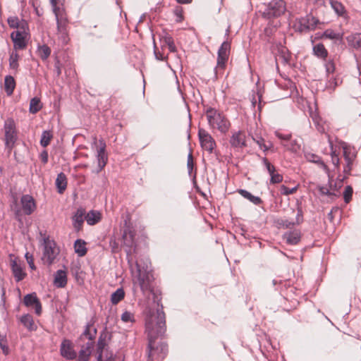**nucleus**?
<instances>
[{"mask_svg": "<svg viewBox=\"0 0 361 361\" xmlns=\"http://www.w3.org/2000/svg\"><path fill=\"white\" fill-rule=\"evenodd\" d=\"M155 308H149L146 312L145 328L148 336V360L154 361V359L162 360L168 352V346L165 343L157 345L155 340L157 337L164 335L166 331L165 314L163 307L156 304Z\"/></svg>", "mask_w": 361, "mask_h": 361, "instance_id": "nucleus-1", "label": "nucleus"}, {"mask_svg": "<svg viewBox=\"0 0 361 361\" xmlns=\"http://www.w3.org/2000/svg\"><path fill=\"white\" fill-rule=\"evenodd\" d=\"M135 267L137 274L133 278L134 286H139L143 293L151 290L154 276L148 259L136 260Z\"/></svg>", "mask_w": 361, "mask_h": 361, "instance_id": "nucleus-2", "label": "nucleus"}, {"mask_svg": "<svg viewBox=\"0 0 361 361\" xmlns=\"http://www.w3.org/2000/svg\"><path fill=\"white\" fill-rule=\"evenodd\" d=\"M287 10L284 0H271L264 4V9L260 10L262 18L271 20L283 16Z\"/></svg>", "mask_w": 361, "mask_h": 361, "instance_id": "nucleus-3", "label": "nucleus"}, {"mask_svg": "<svg viewBox=\"0 0 361 361\" xmlns=\"http://www.w3.org/2000/svg\"><path fill=\"white\" fill-rule=\"evenodd\" d=\"M206 116L211 128H216L223 133H226L230 127L228 121L214 109H207Z\"/></svg>", "mask_w": 361, "mask_h": 361, "instance_id": "nucleus-4", "label": "nucleus"}, {"mask_svg": "<svg viewBox=\"0 0 361 361\" xmlns=\"http://www.w3.org/2000/svg\"><path fill=\"white\" fill-rule=\"evenodd\" d=\"M25 27L23 25L21 30H14L10 35L15 51L23 50L27 47L30 37V29L25 30Z\"/></svg>", "mask_w": 361, "mask_h": 361, "instance_id": "nucleus-5", "label": "nucleus"}, {"mask_svg": "<svg viewBox=\"0 0 361 361\" xmlns=\"http://www.w3.org/2000/svg\"><path fill=\"white\" fill-rule=\"evenodd\" d=\"M59 249L56 247L54 242L49 239L44 240V251L42 260L44 264L51 265L59 254Z\"/></svg>", "mask_w": 361, "mask_h": 361, "instance_id": "nucleus-6", "label": "nucleus"}, {"mask_svg": "<svg viewBox=\"0 0 361 361\" xmlns=\"http://www.w3.org/2000/svg\"><path fill=\"white\" fill-rule=\"evenodd\" d=\"M198 136L202 148L209 154L215 152L216 147L214 139L204 129L200 128L198 130Z\"/></svg>", "mask_w": 361, "mask_h": 361, "instance_id": "nucleus-7", "label": "nucleus"}, {"mask_svg": "<svg viewBox=\"0 0 361 361\" xmlns=\"http://www.w3.org/2000/svg\"><path fill=\"white\" fill-rule=\"evenodd\" d=\"M230 51L231 42L228 40L224 41L217 51V66L214 68L215 71L217 68L224 69L226 67Z\"/></svg>", "mask_w": 361, "mask_h": 361, "instance_id": "nucleus-8", "label": "nucleus"}, {"mask_svg": "<svg viewBox=\"0 0 361 361\" xmlns=\"http://www.w3.org/2000/svg\"><path fill=\"white\" fill-rule=\"evenodd\" d=\"M5 143L9 151L12 149L17 140L15 123L13 120H7L4 125Z\"/></svg>", "mask_w": 361, "mask_h": 361, "instance_id": "nucleus-9", "label": "nucleus"}, {"mask_svg": "<svg viewBox=\"0 0 361 361\" xmlns=\"http://www.w3.org/2000/svg\"><path fill=\"white\" fill-rule=\"evenodd\" d=\"M123 241L124 245L126 247V252H127V255L131 252L132 248L135 245V233L130 228H126L123 231ZM128 258H129L128 257ZM131 259H128V263L130 264V268L132 271H133V266L130 262Z\"/></svg>", "mask_w": 361, "mask_h": 361, "instance_id": "nucleus-10", "label": "nucleus"}, {"mask_svg": "<svg viewBox=\"0 0 361 361\" xmlns=\"http://www.w3.org/2000/svg\"><path fill=\"white\" fill-rule=\"evenodd\" d=\"M98 169L97 173L100 172L107 164L108 156L106 153V143L103 140H99V147L97 152Z\"/></svg>", "mask_w": 361, "mask_h": 361, "instance_id": "nucleus-11", "label": "nucleus"}, {"mask_svg": "<svg viewBox=\"0 0 361 361\" xmlns=\"http://www.w3.org/2000/svg\"><path fill=\"white\" fill-rule=\"evenodd\" d=\"M60 353L64 358L73 360L77 357V353L74 350L71 341L65 339L61 344Z\"/></svg>", "mask_w": 361, "mask_h": 361, "instance_id": "nucleus-12", "label": "nucleus"}, {"mask_svg": "<svg viewBox=\"0 0 361 361\" xmlns=\"http://www.w3.org/2000/svg\"><path fill=\"white\" fill-rule=\"evenodd\" d=\"M73 226L75 231L82 230L84 221L86 220V212L82 207H79L72 216Z\"/></svg>", "mask_w": 361, "mask_h": 361, "instance_id": "nucleus-13", "label": "nucleus"}, {"mask_svg": "<svg viewBox=\"0 0 361 361\" xmlns=\"http://www.w3.org/2000/svg\"><path fill=\"white\" fill-rule=\"evenodd\" d=\"M23 303L27 307H32L35 309V313L39 315L42 312V305L39 300L35 293L27 294L24 297Z\"/></svg>", "mask_w": 361, "mask_h": 361, "instance_id": "nucleus-14", "label": "nucleus"}, {"mask_svg": "<svg viewBox=\"0 0 361 361\" xmlns=\"http://www.w3.org/2000/svg\"><path fill=\"white\" fill-rule=\"evenodd\" d=\"M20 202L23 212L26 215H30L36 209V204L34 198L30 195L22 196Z\"/></svg>", "mask_w": 361, "mask_h": 361, "instance_id": "nucleus-15", "label": "nucleus"}, {"mask_svg": "<svg viewBox=\"0 0 361 361\" xmlns=\"http://www.w3.org/2000/svg\"><path fill=\"white\" fill-rule=\"evenodd\" d=\"M159 40L164 43L162 47L167 46L169 50L171 53H175L177 51L176 47L174 43L173 38L171 35H170L166 30H163L162 32L159 34Z\"/></svg>", "mask_w": 361, "mask_h": 361, "instance_id": "nucleus-16", "label": "nucleus"}, {"mask_svg": "<svg viewBox=\"0 0 361 361\" xmlns=\"http://www.w3.org/2000/svg\"><path fill=\"white\" fill-rule=\"evenodd\" d=\"M94 348V342L88 341L83 345L79 351L77 361H90V357Z\"/></svg>", "mask_w": 361, "mask_h": 361, "instance_id": "nucleus-17", "label": "nucleus"}, {"mask_svg": "<svg viewBox=\"0 0 361 361\" xmlns=\"http://www.w3.org/2000/svg\"><path fill=\"white\" fill-rule=\"evenodd\" d=\"M7 23L11 28L21 30L22 26L24 25L25 30H29L27 21L23 18L20 20L16 16H9L7 18Z\"/></svg>", "mask_w": 361, "mask_h": 361, "instance_id": "nucleus-18", "label": "nucleus"}, {"mask_svg": "<svg viewBox=\"0 0 361 361\" xmlns=\"http://www.w3.org/2000/svg\"><path fill=\"white\" fill-rule=\"evenodd\" d=\"M348 45L356 50H361V32L352 33L345 37Z\"/></svg>", "mask_w": 361, "mask_h": 361, "instance_id": "nucleus-19", "label": "nucleus"}, {"mask_svg": "<svg viewBox=\"0 0 361 361\" xmlns=\"http://www.w3.org/2000/svg\"><path fill=\"white\" fill-rule=\"evenodd\" d=\"M245 136L242 131H238L233 134L230 140L232 147L241 148L245 146Z\"/></svg>", "mask_w": 361, "mask_h": 361, "instance_id": "nucleus-20", "label": "nucleus"}, {"mask_svg": "<svg viewBox=\"0 0 361 361\" xmlns=\"http://www.w3.org/2000/svg\"><path fill=\"white\" fill-rule=\"evenodd\" d=\"M312 54L314 56L323 61H326L329 55L328 50L322 43L313 44Z\"/></svg>", "mask_w": 361, "mask_h": 361, "instance_id": "nucleus-21", "label": "nucleus"}, {"mask_svg": "<svg viewBox=\"0 0 361 361\" xmlns=\"http://www.w3.org/2000/svg\"><path fill=\"white\" fill-rule=\"evenodd\" d=\"M322 35L324 38L334 40L335 44H343V33L336 32L331 29H326L322 32Z\"/></svg>", "mask_w": 361, "mask_h": 361, "instance_id": "nucleus-22", "label": "nucleus"}, {"mask_svg": "<svg viewBox=\"0 0 361 361\" xmlns=\"http://www.w3.org/2000/svg\"><path fill=\"white\" fill-rule=\"evenodd\" d=\"M54 284L57 288H63L67 284L66 272L63 270H58L54 275Z\"/></svg>", "mask_w": 361, "mask_h": 361, "instance_id": "nucleus-23", "label": "nucleus"}, {"mask_svg": "<svg viewBox=\"0 0 361 361\" xmlns=\"http://www.w3.org/2000/svg\"><path fill=\"white\" fill-rule=\"evenodd\" d=\"M305 157L307 161L312 163L317 164L322 169H323L326 173L329 172V169L324 162L322 160L321 157L318 155L312 152H305Z\"/></svg>", "mask_w": 361, "mask_h": 361, "instance_id": "nucleus-24", "label": "nucleus"}, {"mask_svg": "<svg viewBox=\"0 0 361 361\" xmlns=\"http://www.w3.org/2000/svg\"><path fill=\"white\" fill-rule=\"evenodd\" d=\"M11 269L16 281H20L25 278V273L24 272L21 265L18 264L16 261H12Z\"/></svg>", "mask_w": 361, "mask_h": 361, "instance_id": "nucleus-25", "label": "nucleus"}, {"mask_svg": "<svg viewBox=\"0 0 361 361\" xmlns=\"http://www.w3.org/2000/svg\"><path fill=\"white\" fill-rule=\"evenodd\" d=\"M110 339V336L109 333L106 331H103L98 339L97 341V355L99 353L103 354V350L105 348V347L107 345V341Z\"/></svg>", "mask_w": 361, "mask_h": 361, "instance_id": "nucleus-26", "label": "nucleus"}, {"mask_svg": "<svg viewBox=\"0 0 361 361\" xmlns=\"http://www.w3.org/2000/svg\"><path fill=\"white\" fill-rule=\"evenodd\" d=\"M296 30L299 32H307L311 30L310 21L309 16L301 18L298 20L296 25Z\"/></svg>", "mask_w": 361, "mask_h": 361, "instance_id": "nucleus-27", "label": "nucleus"}, {"mask_svg": "<svg viewBox=\"0 0 361 361\" xmlns=\"http://www.w3.org/2000/svg\"><path fill=\"white\" fill-rule=\"evenodd\" d=\"M283 238L290 245H296L300 240V233L298 231L287 232L284 234Z\"/></svg>", "mask_w": 361, "mask_h": 361, "instance_id": "nucleus-28", "label": "nucleus"}, {"mask_svg": "<svg viewBox=\"0 0 361 361\" xmlns=\"http://www.w3.org/2000/svg\"><path fill=\"white\" fill-rule=\"evenodd\" d=\"M331 8L338 16L343 17L346 14V10L343 4L337 0H329Z\"/></svg>", "mask_w": 361, "mask_h": 361, "instance_id": "nucleus-29", "label": "nucleus"}, {"mask_svg": "<svg viewBox=\"0 0 361 361\" xmlns=\"http://www.w3.org/2000/svg\"><path fill=\"white\" fill-rule=\"evenodd\" d=\"M56 186L58 189V192L61 194L63 193L66 190L67 186V179L66 175L63 173H60L58 174L56 179Z\"/></svg>", "mask_w": 361, "mask_h": 361, "instance_id": "nucleus-30", "label": "nucleus"}, {"mask_svg": "<svg viewBox=\"0 0 361 361\" xmlns=\"http://www.w3.org/2000/svg\"><path fill=\"white\" fill-rule=\"evenodd\" d=\"M20 322L29 331H34L36 329V326L34 323L32 317L29 314H24L20 317Z\"/></svg>", "mask_w": 361, "mask_h": 361, "instance_id": "nucleus-31", "label": "nucleus"}, {"mask_svg": "<svg viewBox=\"0 0 361 361\" xmlns=\"http://www.w3.org/2000/svg\"><path fill=\"white\" fill-rule=\"evenodd\" d=\"M238 193L255 205H259L262 202L260 197L252 195L250 192L245 190L240 189L238 190Z\"/></svg>", "mask_w": 361, "mask_h": 361, "instance_id": "nucleus-32", "label": "nucleus"}, {"mask_svg": "<svg viewBox=\"0 0 361 361\" xmlns=\"http://www.w3.org/2000/svg\"><path fill=\"white\" fill-rule=\"evenodd\" d=\"M85 245V242L81 239H78L75 240L74 243V248L75 252L78 255V256L82 257L87 253V248Z\"/></svg>", "mask_w": 361, "mask_h": 361, "instance_id": "nucleus-33", "label": "nucleus"}, {"mask_svg": "<svg viewBox=\"0 0 361 361\" xmlns=\"http://www.w3.org/2000/svg\"><path fill=\"white\" fill-rule=\"evenodd\" d=\"M100 220V213L91 210L86 214V221L89 225H94Z\"/></svg>", "mask_w": 361, "mask_h": 361, "instance_id": "nucleus-34", "label": "nucleus"}, {"mask_svg": "<svg viewBox=\"0 0 361 361\" xmlns=\"http://www.w3.org/2000/svg\"><path fill=\"white\" fill-rule=\"evenodd\" d=\"M125 292L123 288H118L115 292L111 294V302L114 305L118 304L121 300L124 298Z\"/></svg>", "mask_w": 361, "mask_h": 361, "instance_id": "nucleus-35", "label": "nucleus"}, {"mask_svg": "<svg viewBox=\"0 0 361 361\" xmlns=\"http://www.w3.org/2000/svg\"><path fill=\"white\" fill-rule=\"evenodd\" d=\"M18 59L19 55L17 51L13 50L9 56V66L12 70H17L18 68Z\"/></svg>", "mask_w": 361, "mask_h": 361, "instance_id": "nucleus-36", "label": "nucleus"}, {"mask_svg": "<svg viewBox=\"0 0 361 361\" xmlns=\"http://www.w3.org/2000/svg\"><path fill=\"white\" fill-rule=\"evenodd\" d=\"M51 49L47 44L38 47V55L42 60H46L51 54Z\"/></svg>", "mask_w": 361, "mask_h": 361, "instance_id": "nucleus-37", "label": "nucleus"}, {"mask_svg": "<svg viewBox=\"0 0 361 361\" xmlns=\"http://www.w3.org/2000/svg\"><path fill=\"white\" fill-rule=\"evenodd\" d=\"M42 108L40 99L37 97H34L30 100V112L35 114L39 111Z\"/></svg>", "mask_w": 361, "mask_h": 361, "instance_id": "nucleus-38", "label": "nucleus"}, {"mask_svg": "<svg viewBox=\"0 0 361 361\" xmlns=\"http://www.w3.org/2000/svg\"><path fill=\"white\" fill-rule=\"evenodd\" d=\"M342 148L343 150V157L345 161H350V160H353L355 155L351 152L350 147L346 143H342Z\"/></svg>", "mask_w": 361, "mask_h": 361, "instance_id": "nucleus-39", "label": "nucleus"}, {"mask_svg": "<svg viewBox=\"0 0 361 361\" xmlns=\"http://www.w3.org/2000/svg\"><path fill=\"white\" fill-rule=\"evenodd\" d=\"M15 87L16 80L11 75H6L4 78V90H14Z\"/></svg>", "mask_w": 361, "mask_h": 361, "instance_id": "nucleus-40", "label": "nucleus"}, {"mask_svg": "<svg viewBox=\"0 0 361 361\" xmlns=\"http://www.w3.org/2000/svg\"><path fill=\"white\" fill-rule=\"evenodd\" d=\"M283 147H285L288 150L291 151L293 152H297L300 149V145L298 142L296 140H290L288 143H282Z\"/></svg>", "mask_w": 361, "mask_h": 361, "instance_id": "nucleus-41", "label": "nucleus"}, {"mask_svg": "<svg viewBox=\"0 0 361 361\" xmlns=\"http://www.w3.org/2000/svg\"><path fill=\"white\" fill-rule=\"evenodd\" d=\"M97 27V25L90 27V30L87 32V36L93 37L97 39H102L104 37V29L100 28L98 31H95L94 29Z\"/></svg>", "mask_w": 361, "mask_h": 361, "instance_id": "nucleus-42", "label": "nucleus"}, {"mask_svg": "<svg viewBox=\"0 0 361 361\" xmlns=\"http://www.w3.org/2000/svg\"><path fill=\"white\" fill-rule=\"evenodd\" d=\"M52 138V134L50 131H44L42 134L40 144L42 147H46L50 143Z\"/></svg>", "mask_w": 361, "mask_h": 361, "instance_id": "nucleus-43", "label": "nucleus"}, {"mask_svg": "<svg viewBox=\"0 0 361 361\" xmlns=\"http://www.w3.org/2000/svg\"><path fill=\"white\" fill-rule=\"evenodd\" d=\"M173 14L176 16V23H181L184 20L183 9L181 6H176L173 9Z\"/></svg>", "mask_w": 361, "mask_h": 361, "instance_id": "nucleus-44", "label": "nucleus"}, {"mask_svg": "<svg viewBox=\"0 0 361 361\" xmlns=\"http://www.w3.org/2000/svg\"><path fill=\"white\" fill-rule=\"evenodd\" d=\"M280 57L282 59V61L284 64L290 65V54L288 49H282L280 51Z\"/></svg>", "mask_w": 361, "mask_h": 361, "instance_id": "nucleus-45", "label": "nucleus"}, {"mask_svg": "<svg viewBox=\"0 0 361 361\" xmlns=\"http://www.w3.org/2000/svg\"><path fill=\"white\" fill-rule=\"evenodd\" d=\"M152 37H154V35H152ZM153 46H154V55L155 59L158 61H164L166 60V57L164 55V54L159 51L157 47L156 42L154 38H153Z\"/></svg>", "mask_w": 361, "mask_h": 361, "instance_id": "nucleus-46", "label": "nucleus"}, {"mask_svg": "<svg viewBox=\"0 0 361 361\" xmlns=\"http://www.w3.org/2000/svg\"><path fill=\"white\" fill-rule=\"evenodd\" d=\"M278 26L279 25L277 24L274 25L273 21L269 20L267 26L264 29V35L267 37L271 36L274 32V28L276 29Z\"/></svg>", "mask_w": 361, "mask_h": 361, "instance_id": "nucleus-47", "label": "nucleus"}, {"mask_svg": "<svg viewBox=\"0 0 361 361\" xmlns=\"http://www.w3.org/2000/svg\"><path fill=\"white\" fill-rule=\"evenodd\" d=\"M56 27L59 32H62L63 34L66 33V20L59 19L57 18L56 19Z\"/></svg>", "mask_w": 361, "mask_h": 361, "instance_id": "nucleus-48", "label": "nucleus"}, {"mask_svg": "<svg viewBox=\"0 0 361 361\" xmlns=\"http://www.w3.org/2000/svg\"><path fill=\"white\" fill-rule=\"evenodd\" d=\"M353 192V188L350 185L345 187L343 192V198L345 203H348L351 200Z\"/></svg>", "mask_w": 361, "mask_h": 361, "instance_id": "nucleus-49", "label": "nucleus"}, {"mask_svg": "<svg viewBox=\"0 0 361 361\" xmlns=\"http://www.w3.org/2000/svg\"><path fill=\"white\" fill-rule=\"evenodd\" d=\"M297 190H298V186H295L293 188H289L286 187V185H282L280 187L281 193L284 195H288L290 194H293L297 191Z\"/></svg>", "mask_w": 361, "mask_h": 361, "instance_id": "nucleus-50", "label": "nucleus"}, {"mask_svg": "<svg viewBox=\"0 0 361 361\" xmlns=\"http://www.w3.org/2000/svg\"><path fill=\"white\" fill-rule=\"evenodd\" d=\"M329 142H330V145H331V161H332L333 164L335 166V167L338 169L339 163H340L338 156L336 154V152L334 151L331 142L329 141Z\"/></svg>", "mask_w": 361, "mask_h": 361, "instance_id": "nucleus-51", "label": "nucleus"}, {"mask_svg": "<svg viewBox=\"0 0 361 361\" xmlns=\"http://www.w3.org/2000/svg\"><path fill=\"white\" fill-rule=\"evenodd\" d=\"M253 140L259 145V147L264 152L267 151L271 146V144L267 145L264 143V139L261 137H253Z\"/></svg>", "mask_w": 361, "mask_h": 361, "instance_id": "nucleus-52", "label": "nucleus"}, {"mask_svg": "<svg viewBox=\"0 0 361 361\" xmlns=\"http://www.w3.org/2000/svg\"><path fill=\"white\" fill-rule=\"evenodd\" d=\"M324 61H325L324 66H325L326 71L328 73H334L335 71V63H334V60H332V59L327 60L326 59Z\"/></svg>", "mask_w": 361, "mask_h": 361, "instance_id": "nucleus-53", "label": "nucleus"}, {"mask_svg": "<svg viewBox=\"0 0 361 361\" xmlns=\"http://www.w3.org/2000/svg\"><path fill=\"white\" fill-rule=\"evenodd\" d=\"M11 210L14 212L16 218L18 219L21 216V210L18 206L17 199H15L11 204Z\"/></svg>", "mask_w": 361, "mask_h": 361, "instance_id": "nucleus-54", "label": "nucleus"}, {"mask_svg": "<svg viewBox=\"0 0 361 361\" xmlns=\"http://www.w3.org/2000/svg\"><path fill=\"white\" fill-rule=\"evenodd\" d=\"M121 320L124 322H132L134 321L133 314L130 312H125L121 315Z\"/></svg>", "mask_w": 361, "mask_h": 361, "instance_id": "nucleus-55", "label": "nucleus"}, {"mask_svg": "<svg viewBox=\"0 0 361 361\" xmlns=\"http://www.w3.org/2000/svg\"><path fill=\"white\" fill-rule=\"evenodd\" d=\"M271 176V183H281L283 180V176L279 173H275L273 172V173L269 174Z\"/></svg>", "mask_w": 361, "mask_h": 361, "instance_id": "nucleus-56", "label": "nucleus"}, {"mask_svg": "<svg viewBox=\"0 0 361 361\" xmlns=\"http://www.w3.org/2000/svg\"><path fill=\"white\" fill-rule=\"evenodd\" d=\"M275 134L277 137H279V139H281L283 141L282 143H288V142L290 141V139L291 137L290 134L283 135L277 131L275 133Z\"/></svg>", "mask_w": 361, "mask_h": 361, "instance_id": "nucleus-57", "label": "nucleus"}, {"mask_svg": "<svg viewBox=\"0 0 361 361\" xmlns=\"http://www.w3.org/2000/svg\"><path fill=\"white\" fill-rule=\"evenodd\" d=\"M262 161L269 174L273 173V172H275V167L272 164H271V163L268 161L267 158H263Z\"/></svg>", "mask_w": 361, "mask_h": 361, "instance_id": "nucleus-58", "label": "nucleus"}, {"mask_svg": "<svg viewBox=\"0 0 361 361\" xmlns=\"http://www.w3.org/2000/svg\"><path fill=\"white\" fill-rule=\"evenodd\" d=\"M187 167H188V173H189V174H190L193 169V167H194V161H193L192 154H188V161H187Z\"/></svg>", "mask_w": 361, "mask_h": 361, "instance_id": "nucleus-59", "label": "nucleus"}, {"mask_svg": "<svg viewBox=\"0 0 361 361\" xmlns=\"http://www.w3.org/2000/svg\"><path fill=\"white\" fill-rule=\"evenodd\" d=\"M309 19L310 21L311 30H314L316 28L317 24L319 23V20L317 18H315L312 16H309Z\"/></svg>", "mask_w": 361, "mask_h": 361, "instance_id": "nucleus-60", "label": "nucleus"}, {"mask_svg": "<svg viewBox=\"0 0 361 361\" xmlns=\"http://www.w3.org/2000/svg\"><path fill=\"white\" fill-rule=\"evenodd\" d=\"M353 160H350V161H345V166L343 169V172L346 175H349L350 173V171L352 169V164Z\"/></svg>", "mask_w": 361, "mask_h": 361, "instance_id": "nucleus-61", "label": "nucleus"}, {"mask_svg": "<svg viewBox=\"0 0 361 361\" xmlns=\"http://www.w3.org/2000/svg\"><path fill=\"white\" fill-rule=\"evenodd\" d=\"M307 1L312 2L317 8L325 6V0H308Z\"/></svg>", "mask_w": 361, "mask_h": 361, "instance_id": "nucleus-62", "label": "nucleus"}, {"mask_svg": "<svg viewBox=\"0 0 361 361\" xmlns=\"http://www.w3.org/2000/svg\"><path fill=\"white\" fill-rule=\"evenodd\" d=\"M54 72L57 76H59L61 73V63L59 60H56L54 63Z\"/></svg>", "mask_w": 361, "mask_h": 361, "instance_id": "nucleus-63", "label": "nucleus"}, {"mask_svg": "<svg viewBox=\"0 0 361 361\" xmlns=\"http://www.w3.org/2000/svg\"><path fill=\"white\" fill-rule=\"evenodd\" d=\"M97 361H114L113 355H111L109 357H106L104 360H103V354L99 353L97 357Z\"/></svg>", "mask_w": 361, "mask_h": 361, "instance_id": "nucleus-64", "label": "nucleus"}]
</instances>
